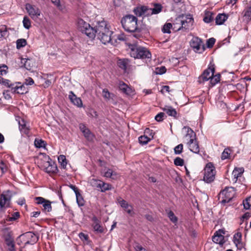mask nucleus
Wrapping results in <instances>:
<instances>
[{"mask_svg": "<svg viewBox=\"0 0 251 251\" xmlns=\"http://www.w3.org/2000/svg\"><path fill=\"white\" fill-rule=\"evenodd\" d=\"M78 29L83 33L85 34L90 38L93 39L96 35L104 34L110 31L106 22L104 21L97 23L95 27H92L89 23L83 19H79L77 21Z\"/></svg>", "mask_w": 251, "mask_h": 251, "instance_id": "1", "label": "nucleus"}, {"mask_svg": "<svg viewBox=\"0 0 251 251\" xmlns=\"http://www.w3.org/2000/svg\"><path fill=\"white\" fill-rule=\"evenodd\" d=\"M214 65H209L208 68L205 70L202 74L198 77V82L199 83H203L210 80L211 86H214L220 81L221 77L220 74L214 75Z\"/></svg>", "mask_w": 251, "mask_h": 251, "instance_id": "2", "label": "nucleus"}, {"mask_svg": "<svg viewBox=\"0 0 251 251\" xmlns=\"http://www.w3.org/2000/svg\"><path fill=\"white\" fill-rule=\"evenodd\" d=\"M194 19L190 15H181L176 18L173 25L176 28V25H179V26L177 28L176 30H182L185 32H188L191 30L193 25Z\"/></svg>", "mask_w": 251, "mask_h": 251, "instance_id": "3", "label": "nucleus"}, {"mask_svg": "<svg viewBox=\"0 0 251 251\" xmlns=\"http://www.w3.org/2000/svg\"><path fill=\"white\" fill-rule=\"evenodd\" d=\"M129 49L130 56L135 59H149L151 57L150 51L145 47L131 44L129 46Z\"/></svg>", "mask_w": 251, "mask_h": 251, "instance_id": "4", "label": "nucleus"}, {"mask_svg": "<svg viewBox=\"0 0 251 251\" xmlns=\"http://www.w3.org/2000/svg\"><path fill=\"white\" fill-rule=\"evenodd\" d=\"M123 28L128 32H134L138 30L137 18L132 15H126L121 21Z\"/></svg>", "mask_w": 251, "mask_h": 251, "instance_id": "5", "label": "nucleus"}, {"mask_svg": "<svg viewBox=\"0 0 251 251\" xmlns=\"http://www.w3.org/2000/svg\"><path fill=\"white\" fill-rule=\"evenodd\" d=\"M203 180L206 183H211L215 179V168L211 162L208 163L204 169Z\"/></svg>", "mask_w": 251, "mask_h": 251, "instance_id": "6", "label": "nucleus"}, {"mask_svg": "<svg viewBox=\"0 0 251 251\" xmlns=\"http://www.w3.org/2000/svg\"><path fill=\"white\" fill-rule=\"evenodd\" d=\"M12 197L10 190L5 191L0 195V213L3 212L6 207L10 206Z\"/></svg>", "mask_w": 251, "mask_h": 251, "instance_id": "7", "label": "nucleus"}, {"mask_svg": "<svg viewBox=\"0 0 251 251\" xmlns=\"http://www.w3.org/2000/svg\"><path fill=\"white\" fill-rule=\"evenodd\" d=\"M190 45L196 52L202 53L205 50L204 45H202L201 39L198 37H194L191 39Z\"/></svg>", "mask_w": 251, "mask_h": 251, "instance_id": "8", "label": "nucleus"}, {"mask_svg": "<svg viewBox=\"0 0 251 251\" xmlns=\"http://www.w3.org/2000/svg\"><path fill=\"white\" fill-rule=\"evenodd\" d=\"M25 9L28 13V15L34 20L38 18L40 16L41 11L36 6L31 5L29 3H26L25 4Z\"/></svg>", "mask_w": 251, "mask_h": 251, "instance_id": "9", "label": "nucleus"}, {"mask_svg": "<svg viewBox=\"0 0 251 251\" xmlns=\"http://www.w3.org/2000/svg\"><path fill=\"white\" fill-rule=\"evenodd\" d=\"M21 236H23V238L26 240L25 244H34L38 241L39 239L38 235L33 232H25Z\"/></svg>", "mask_w": 251, "mask_h": 251, "instance_id": "10", "label": "nucleus"}, {"mask_svg": "<svg viewBox=\"0 0 251 251\" xmlns=\"http://www.w3.org/2000/svg\"><path fill=\"white\" fill-rule=\"evenodd\" d=\"M244 172V169L243 167H235L234 168L232 173V175L233 176L232 181L233 183L237 182L238 179L240 181H241V177H242Z\"/></svg>", "mask_w": 251, "mask_h": 251, "instance_id": "11", "label": "nucleus"}, {"mask_svg": "<svg viewBox=\"0 0 251 251\" xmlns=\"http://www.w3.org/2000/svg\"><path fill=\"white\" fill-rule=\"evenodd\" d=\"M112 33L113 32L109 31L108 32H107L104 33V34L99 35L97 37L102 44H106L110 43V42H112V37L111 35Z\"/></svg>", "mask_w": 251, "mask_h": 251, "instance_id": "12", "label": "nucleus"}, {"mask_svg": "<svg viewBox=\"0 0 251 251\" xmlns=\"http://www.w3.org/2000/svg\"><path fill=\"white\" fill-rule=\"evenodd\" d=\"M69 99L77 107L79 108L83 107V103L81 99L80 98L77 97L73 91H70Z\"/></svg>", "mask_w": 251, "mask_h": 251, "instance_id": "13", "label": "nucleus"}, {"mask_svg": "<svg viewBox=\"0 0 251 251\" xmlns=\"http://www.w3.org/2000/svg\"><path fill=\"white\" fill-rule=\"evenodd\" d=\"M224 233L223 230H219L214 233V235L212 237V241L220 245H223L225 242L224 241V236L222 235Z\"/></svg>", "mask_w": 251, "mask_h": 251, "instance_id": "14", "label": "nucleus"}, {"mask_svg": "<svg viewBox=\"0 0 251 251\" xmlns=\"http://www.w3.org/2000/svg\"><path fill=\"white\" fill-rule=\"evenodd\" d=\"M47 166L45 168L46 172L47 173L55 174L58 172V168L56 164L51 160L48 161L46 162Z\"/></svg>", "mask_w": 251, "mask_h": 251, "instance_id": "15", "label": "nucleus"}, {"mask_svg": "<svg viewBox=\"0 0 251 251\" xmlns=\"http://www.w3.org/2000/svg\"><path fill=\"white\" fill-rule=\"evenodd\" d=\"M190 150L195 153H198L200 151L199 146L196 139H191L187 142Z\"/></svg>", "mask_w": 251, "mask_h": 251, "instance_id": "16", "label": "nucleus"}, {"mask_svg": "<svg viewBox=\"0 0 251 251\" xmlns=\"http://www.w3.org/2000/svg\"><path fill=\"white\" fill-rule=\"evenodd\" d=\"M117 201L120 205L124 208L128 214H131L133 209L132 205L129 204L126 201L122 199L121 197L118 198Z\"/></svg>", "mask_w": 251, "mask_h": 251, "instance_id": "17", "label": "nucleus"}, {"mask_svg": "<svg viewBox=\"0 0 251 251\" xmlns=\"http://www.w3.org/2000/svg\"><path fill=\"white\" fill-rule=\"evenodd\" d=\"M93 222V227L95 231L98 233H102L103 232V228L100 225V221L98 219L96 216H94L92 218Z\"/></svg>", "mask_w": 251, "mask_h": 251, "instance_id": "18", "label": "nucleus"}, {"mask_svg": "<svg viewBox=\"0 0 251 251\" xmlns=\"http://www.w3.org/2000/svg\"><path fill=\"white\" fill-rule=\"evenodd\" d=\"M79 127L80 130L83 133L84 136L86 138H87L88 140H91L92 139L93 135L92 133L84 124H79Z\"/></svg>", "mask_w": 251, "mask_h": 251, "instance_id": "19", "label": "nucleus"}, {"mask_svg": "<svg viewBox=\"0 0 251 251\" xmlns=\"http://www.w3.org/2000/svg\"><path fill=\"white\" fill-rule=\"evenodd\" d=\"M119 88L122 93L126 95H129L132 93V89L131 88L128 87V86L123 81H121L119 82Z\"/></svg>", "mask_w": 251, "mask_h": 251, "instance_id": "20", "label": "nucleus"}, {"mask_svg": "<svg viewBox=\"0 0 251 251\" xmlns=\"http://www.w3.org/2000/svg\"><path fill=\"white\" fill-rule=\"evenodd\" d=\"M162 110L165 112L169 116L174 117L175 118H177V112L175 108L171 106H165L163 107Z\"/></svg>", "mask_w": 251, "mask_h": 251, "instance_id": "21", "label": "nucleus"}, {"mask_svg": "<svg viewBox=\"0 0 251 251\" xmlns=\"http://www.w3.org/2000/svg\"><path fill=\"white\" fill-rule=\"evenodd\" d=\"M130 63V60L127 58L120 59L117 62L118 66L125 71H126L127 67Z\"/></svg>", "mask_w": 251, "mask_h": 251, "instance_id": "22", "label": "nucleus"}, {"mask_svg": "<svg viewBox=\"0 0 251 251\" xmlns=\"http://www.w3.org/2000/svg\"><path fill=\"white\" fill-rule=\"evenodd\" d=\"M227 15L226 14H218L215 18V23L217 25H221L227 20Z\"/></svg>", "mask_w": 251, "mask_h": 251, "instance_id": "23", "label": "nucleus"}, {"mask_svg": "<svg viewBox=\"0 0 251 251\" xmlns=\"http://www.w3.org/2000/svg\"><path fill=\"white\" fill-rule=\"evenodd\" d=\"M183 130H184L186 134L185 135V138H188L190 139H196V134L194 132L193 130L188 126H185L182 128Z\"/></svg>", "mask_w": 251, "mask_h": 251, "instance_id": "24", "label": "nucleus"}, {"mask_svg": "<svg viewBox=\"0 0 251 251\" xmlns=\"http://www.w3.org/2000/svg\"><path fill=\"white\" fill-rule=\"evenodd\" d=\"M27 90L25 89V85H22L21 86L15 85L14 87L13 92L18 94H24L27 93Z\"/></svg>", "mask_w": 251, "mask_h": 251, "instance_id": "25", "label": "nucleus"}, {"mask_svg": "<svg viewBox=\"0 0 251 251\" xmlns=\"http://www.w3.org/2000/svg\"><path fill=\"white\" fill-rule=\"evenodd\" d=\"M151 138L150 137H148L147 135L144 134L141 135L138 137V141L140 144L141 145H145L147 144L151 140Z\"/></svg>", "mask_w": 251, "mask_h": 251, "instance_id": "26", "label": "nucleus"}, {"mask_svg": "<svg viewBox=\"0 0 251 251\" xmlns=\"http://www.w3.org/2000/svg\"><path fill=\"white\" fill-rule=\"evenodd\" d=\"M146 9V6H138L134 9L133 12L137 16L140 17L143 16Z\"/></svg>", "mask_w": 251, "mask_h": 251, "instance_id": "27", "label": "nucleus"}, {"mask_svg": "<svg viewBox=\"0 0 251 251\" xmlns=\"http://www.w3.org/2000/svg\"><path fill=\"white\" fill-rule=\"evenodd\" d=\"M243 17L247 21L251 20V7L246 8L243 11Z\"/></svg>", "mask_w": 251, "mask_h": 251, "instance_id": "28", "label": "nucleus"}, {"mask_svg": "<svg viewBox=\"0 0 251 251\" xmlns=\"http://www.w3.org/2000/svg\"><path fill=\"white\" fill-rule=\"evenodd\" d=\"M213 14L210 11H205L203 21L206 23H210L213 20Z\"/></svg>", "mask_w": 251, "mask_h": 251, "instance_id": "29", "label": "nucleus"}, {"mask_svg": "<svg viewBox=\"0 0 251 251\" xmlns=\"http://www.w3.org/2000/svg\"><path fill=\"white\" fill-rule=\"evenodd\" d=\"M117 173L110 169H108L104 173L105 177L112 179H115L117 177Z\"/></svg>", "mask_w": 251, "mask_h": 251, "instance_id": "30", "label": "nucleus"}, {"mask_svg": "<svg viewBox=\"0 0 251 251\" xmlns=\"http://www.w3.org/2000/svg\"><path fill=\"white\" fill-rule=\"evenodd\" d=\"M102 96L106 100H109L112 99L114 94L110 93L107 89L105 88L102 90Z\"/></svg>", "mask_w": 251, "mask_h": 251, "instance_id": "31", "label": "nucleus"}, {"mask_svg": "<svg viewBox=\"0 0 251 251\" xmlns=\"http://www.w3.org/2000/svg\"><path fill=\"white\" fill-rule=\"evenodd\" d=\"M58 160L62 168L64 169H66L67 162L65 156L64 155H59L58 158Z\"/></svg>", "mask_w": 251, "mask_h": 251, "instance_id": "32", "label": "nucleus"}, {"mask_svg": "<svg viewBox=\"0 0 251 251\" xmlns=\"http://www.w3.org/2000/svg\"><path fill=\"white\" fill-rule=\"evenodd\" d=\"M27 44L26 40L25 39H19L16 41V48L17 49H20L21 48L24 47Z\"/></svg>", "mask_w": 251, "mask_h": 251, "instance_id": "33", "label": "nucleus"}, {"mask_svg": "<svg viewBox=\"0 0 251 251\" xmlns=\"http://www.w3.org/2000/svg\"><path fill=\"white\" fill-rule=\"evenodd\" d=\"M34 145L36 148H45L46 145L45 141L42 139H35Z\"/></svg>", "mask_w": 251, "mask_h": 251, "instance_id": "34", "label": "nucleus"}, {"mask_svg": "<svg viewBox=\"0 0 251 251\" xmlns=\"http://www.w3.org/2000/svg\"><path fill=\"white\" fill-rule=\"evenodd\" d=\"M173 28V25L171 23H166L165 24L162 28V31L163 33H171V29Z\"/></svg>", "mask_w": 251, "mask_h": 251, "instance_id": "35", "label": "nucleus"}, {"mask_svg": "<svg viewBox=\"0 0 251 251\" xmlns=\"http://www.w3.org/2000/svg\"><path fill=\"white\" fill-rule=\"evenodd\" d=\"M24 27L28 29L31 27V21L27 16H25L23 21Z\"/></svg>", "mask_w": 251, "mask_h": 251, "instance_id": "36", "label": "nucleus"}, {"mask_svg": "<svg viewBox=\"0 0 251 251\" xmlns=\"http://www.w3.org/2000/svg\"><path fill=\"white\" fill-rule=\"evenodd\" d=\"M20 217V213L19 212H15L13 213L11 216H8L6 218L7 221H14L18 219Z\"/></svg>", "mask_w": 251, "mask_h": 251, "instance_id": "37", "label": "nucleus"}, {"mask_svg": "<svg viewBox=\"0 0 251 251\" xmlns=\"http://www.w3.org/2000/svg\"><path fill=\"white\" fill-rule=\"evenodd\" d=\"M101 183V184H100V188L101 192H103L107 190L111 189V185L106 183H104L103 181H102Z\"/></svg>", "mask_w": 251, "mask_h": 251, "instance_id": "38", "label": "nucleus"}, {"mask_svg": "<svg viewBox=\"0 0 251 251\" xmlns=\"http://www.w3.org/2000/svg\"><path fill=\"white\" fill-rule=\"evenodd\" d=\"M1 84L6 87L11 88L12 90H13L14 87L15 86L14 83H11L10 80L6 79H3Z\"/></svg>", "mask_w": 251, "mask_h": 251, "instance_id": "39", "label": "nucleus"}, {"mask_svg": "<svg viewBox=\"0 0 251 251\" xmlns=\"http://www.w3.org/2000/svg\"><path fill=\"white\" fill-rule=\"evenodd\" d=\"M42 205L45 211H47L48 212H50L51 211L52 207L51 205V202L50 201L46 200Z\"/></svg>", "mask_w": 251, "mask_h": 251, "instance_id": "40", "label": "nucleus"}, {"mask_svg": "<svg viewBox=\"0 0 251 251\" xmlns=\"http://www.w3.org/2000/svg\"><path fill=\"white\" fill-rule=\"evenodd\" d=\"M230 150L229 148H226L222 153L221 159L225 160L229 158Z\"/></svg>", "mask_w": 251, "mask_h": 251, "instance_id": "41", "label": "nucleus"}, {"mask_svg": "<svg viewBox=\"0 0 251 251\" xmlns=\"http://www.w3.org/2000/svg\"><path fill=\"white\" fill-rule=\"evenodd\" d=\"M24 67L27 70H31L33 67V62L32 60L29 59H25L24 63Z\"/></svg>", "mask_w": 251, "mask_h": 251, "instance_id": "42", "label": "nucleus"}, {"mask_svg": "<svg viewBox=\"0 0 251 251\" xmlns=\"http://www.w3.org/2000/svg\"><path fill=\"white\" fill-rule=\"evenodd\" d=\"M76 202L79 206H82L84 205V201L83 199L80 194V193H78V195H76Z\"/></svg>", "mask_w": 251, "mask_h": 251, "instance_id": "43", "label": "nucleus"}, {"mask_svg": "<svg viewBox=\"0 0 251 251\" xmlns=\"http://www.w3.org/2000/svg\"><path fill=\"white\" fill-rule=\"evenodd\" d=\"M151 10L153 14H157L161 11L162 6L161 4H156L155 7L153 8H151Z\"/></svg>", "mask_w": 251, "mask_h": 251, "instance_id": "44", "label": "nucleus"}, {"mask_svg": "<svg viewBox=\"0 0 251 251\" xmlns=\"http://www.w3.org/2000/svg\"><path fill=\"white\" fill-rule=\"evenodd\" d=\"M168 217L170 220L174 223H176L177 221V218L175 215L174 212L170 210L168 213Z\"/></svg>", "mask_w": 251, "mask_h": 251, "instance_id": "45", "label": "nucleus"}, {"mask_svg": "<svg viewBox=\"0 0 251 251\" xmlns=\"http://www.w3.org/2000/svg\"><path fill=\"white\" fill-rule=\"evenodd\" d=\"M184 163V160L180 157H177L174 159V164L176 166H182Z\"/></svg>", "mask_w": 251, "mask_h": 251, "instance_id": "46", "label": "nucleus"}, {"mask_svg": "<svg viewBox=\"0 0 251 251\" xmlns=\"http://www.w3.org/2000/svg\"><path fill=\"white\" fill-rule=\"evenodd\" d=\"M183 145L182 144H180L176 146L174 148V152L176 154H179L182 152L183 150Z\"/></svg>", "mask_w": 251, "mask_h": 251, "instance_id": "47", "label": "nucleus"}, {"mask_svg": "<svg viewBox=\"0 0 251 251\" xmlns=\"http://www.w3.org/2000/svg\"><path fill=\"white\" fill-rule=\"evenodd\" d=\"M165 117H167L164 113L160 112L156 115L155 120L157 122H162Z\"/></svg>", "mask_w": 251, "mask_h": 251, "instance_id": "48", "label": "nucleus"}, {"mask_svg": "<svg viewBox=\"0 0 251 251\" xmlns=\"http://www.w3.org/2000/svg\"><path fill=\"white\" fill-rule=\"evenodd\" d=\"M166 72V69L164 66L157 67L155 69V73L158 75H162Z\"/></svg>", "mask_w": 251, "mask_h": 251, "instance_id": "49", "label": "nucleus"}, {"mask_svg": "<svg viewBox=\"0 0 251 251\" xmlns=\"http://www.w3.org/2000/svg\"><path fill=\"white\" fill-rule=\"evenodd\" d=\"M8 68L5 65H0V75H6L7 73Z\"/></svg>", "mask_w": 251, "mask_h": 251, "instance_id": "50", "label": "nucleus"}, {"mask_svg": "<svg viewBox=\"0 0 251 251\" xmlns=\"http://www.w3.org/2000/svg\"><path fill=\"white\" fill-rule=\"evenodd\" d=\"M215 42H216V40L215 38H209V39L207 40V42H206L207 47L208 48H212L214 46Z\"/></svg>", "mask_w": 251, "mask_h": 251, "instance_id": "51", "label": "nucleus"}, {"mask_svg": "<svg viewBox=\"0 0 251 251\" xmlns=\"http://www.w3.org/2000/svg\"><path fill=\"white\" fill-rule=\"evenodd\" d=\"M242 240V233L238 232L234 235L233 241L234 243Z\"/></svg>", "mask_w": 251, "mask_h": 251, "instance_id": "52", "label": "nucleus"}, {"mask_svg": "<svg viewBox=\"0 0 251 251\" xmlns=\"http://www.w3.org/2000/svg\"><path fill=\"white\" fill-rule=\"evenodd\" d=\"M102 181L100 180H97L95 179H92V184L93 186H95L97 188H100V184H101Z\"/></svg>", "mask_w": 251, "mask_h": 251, "instance_id": "53", "label": "nucleus"}, {"mask_svg": "<svg viewBox=\"0 0 251 251\" xmlns=\"http://www.w3.org/2000/svg\"><path fill=\"white\" fill-rule=\"evenodd\" d=\"M250 201V198H247L245 201H243V204L244 205V207L246 209H249L251 207V204H250L249 201Z\"/></svg>", "mask_w": 251, "mask_h": 251, "instance_id": "54", "label": "nucleus"}, {"mask_svg": "<svg viewBox=\"0 0 251 251\" xmlns=\"http://www.w3.org/2000/svg\"><path fill=\"white\" fill-rule=\"evenodd\" d=\"M237 249L239 250H241L244 247V244L242 241V240H239V241H237L235 243H234Z\"/></svg>", "mask_w": 251, "mask_h": 251, "instance_id": "55", "label": "nucleus"}, {"mask_svg": "<svg viewBox=\"0 0 251 251\" xmlns=\"http://www.w3.org/2000/svg\"><path fill=\"white\" fill-rule=\"evenodd\" d=\"M35 199L36 201L37 204H43L47 200L45 199L40 197H35Z\"/></svg>", "mask_w": 251, "mask_h": 251, "instance_id": "56", "label": "nucleus"}, {"mask_svg": "<svg viewBox=\"0 0 251 251\" xmlns=\"http://www.w3.org/2000/svg\"><path fill=\"white\" fill-rule=\"evenodd\" d=\"M134 249L136 251H148L145 248H143L139 244H136L134 246Z\"/></svg>", "mask_w": 251, "mask_h": 251, "instance_id": "57", "label": "nucleus"}, {"mask_svg": "<svg viewBox=\"0 0 251 251\" xmlns=\"http://www.w3.org/2000/svg\"><path fill=\"white\" fill-rule=\"evenodd\" d=\"M79 237L80 239L82 241H87L88 240V236L82 232L79 234Z\"/></svg>", "mask_w": 251, "mask_h": 251, "instance_id": "58", "label": "nucleus"}, {"mask_svg": "<svg viewBox=\"0 0 251 251\" xmlns=\"http://www.w3.org/2000/svg\"><path fill=\"white\" fill-rule=\"evenodd\" d=\"M19 125H20L19 127H20V129L21 130H24V132L25 134H28V129L26 127L25 124H21L20 123Z\"/></svg>", "mask_w": 251, "mask_h": 251, "instance_id": "59", "label": "nucleus"}, {"mask_svg": "<svg viewBox=\"0 0 251 251\" xmlns=\"http://www.w3.org/2000/svg\"><path fill=\"white\" fill-rule=\"evenodd\" d=\"M153 14L152 13V11L151 10V8H149L148 7L146 6V9L145 10V12H144L143 16H148L150 15H151Z\"/></svg>", "mask_w": 251, "mask_h": 251, "instance_id": "60", "label": "nucleus"}, {"mask_svg": "<svg viewBox=\"0 0 251 251\" xmlns=\"http://www.w3.org/2000/svg\"><path fill=\"white\" fill-rule=\"evenodd\" d=\"M6 245L9 247H15V244L14 243L13 240L11 239H7L6 240Z\"/></svg>", "mask_w": 251, "mask_h": 251, "instance_id": "61", "label": "nucleus"}, {"mask_svg": "<svg viewBox=\"0 0 251 251\" xmlns=\"http://www.w3.org/2000/svg\"><path fill=\"white\" fill-rule=\"evenodd\" d=\"M69 187L70 188H71L74 191L75 195H78V194L79 193V190L75 185H74L73 184H70L69 185Z\"/></svg>", "mask_w": 251, "mask_h": 251, "instance_id": "62", "label": "nucleus"}, {"mask_svg": "<svg viewBox=\"0 0 251 251\" xmlns=\"http://www.w3.org/2000/svg\"><path fill=\"white\" fill-rule=\"evenodd\" d=\"M34 83V80L31 77H28L25 79V84L26 85H31Z\"/></svg>", "mask_w": 251, "mask_h": 251, "instance_id": "63", "label": "nucleus"}, {"mask_svg": "<svg viewBox=\"0 0 251 251\" xmlns=\"http://www.w3.org/2000/svg\"><path fill=\"white\" fill-rule=\"evenodd\" d=\"M144 133H145V134H149L150 137H151V139L153 138V133H152V131H151V130L149 128H146Z\"/></svg>", "mask_w": 251, "mask_h": 251, "instance_id": "64", "label": "nucleus"}]
</instances>
